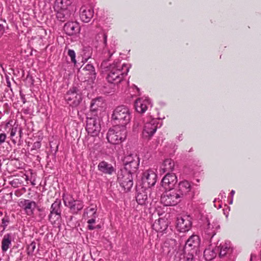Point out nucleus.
Instances as JSON below:
<instances>
[{
    "instance_id": "obj_1",
    "label": "nucleus",
    "mask_w": 261,
    "mask_h": 261,
    "mask_svg": "<svg viewBox=\"0 0 261 261\" xmlns=\"http://www.w3.org/2000/svg\"><path fill=\"white\" fill-rule=\"evenodd\" d=\"M130 66L120 62L113 63L110 66L107 80L109 83H120L129 71Z\"/></svg>"
},
{
    "instance_id": "obj_2",
    "label": "nucleus",
    "mask_w": 261,
    "mask_h": 261,
    "mask_svg": "<svg viewBox=\"0 0 261 261\" xmlns=\"http://www.w3.org/2000/svg\"><path fill=\"white\" fill-rule=\"evenodd\" d=\"M112 119L116 125L125 127L130 120L129 110L124 106L117 107L113 112Z\"/></svg>"
},
{
    "instance_id": "obj_3",
    "label": "nucleus",
    "mask_w": 261,
    "mask_h": 261,
    "mask_svg": "<svg viewBox=\"0 0 261 261\" xmlns=\"http://www.w3.org/2000/svg\"><path fill=\"white\" fill-rule=\"evenodd\" d=\"M126 136V127L116 125L109 130L107 139L110 143L117 144L124 140Z\"/></svg>"
},
{
    "instance_id": "obj_4",
    "label": "nucleus",
    "mask_w": 261,
    "mask_h": 261,
    "mask_svg": "<svg viewBox=\"0 0 261 261\" xmlns=\"http://www.w3.org/2000/svg\"><path fill=\"white\" fill-rule=\"evenodd\" d=\"M182 199L175 189H173L166 190L161 196V201L166 206H173L178 203Z\"/></svg>"
},
{
    "instance_id": "obj_5",
    "label": "nucleus",
    "mask_w": 261,
    "mask_h": 261,
    "mask_svg": "<svg viewBox=\"0 0 261 261\" xmlns=\"http://www.w3.org/2000/svg\"><path fill=\"white\" fill-rule=\"evenodd\" d=\"M158 120L150 117L146 118L142 131V136L145 139H150L156 132L158 127Z\"/></svg>"
},
{
    "instance_id": "obj_6",
    "label": "nucleus",
    "mask_w": 261,
    "mask_h": 261,
    "mask_svg": "<svg viewBox=\"0 0 261 261\" xmlns=\"http://www.w3.org/2000/svg\"><path fill=\"white\" fill-rule=\"evenodd\" d=\"M132 171L121 169L118 173V181L125 191H128L133 185Z\"/></svg>"
},
{
    "instance_id": "obj_7",
    "label": "nucleus",
    "mask_w": 261,
    "mask_h": 261,
    "mask_svg": "<svg viewBox=\"0 0 261 261\" xmlns=\"http://www.w3.org/2000/svg\"><path fill=\"white\" fill-rule=\"evenodd\" d=\"M82 99V94L76 87H72L66 93L65 100L67 102L73 107L77 106Z\"/></svg>"
},
{
    "instance_id": "obj_8",
    "label": "nucleus",
    "mask_w": 261,
    "mask_h": 261,
    "mask_svg": "<svg viewBox=\"0 0 261 261\" xmlns=\"http://www.w3.org/2000/svg\"><path fill=\"white\" fill-rule=\"evenodd\" d=\"M155 171V169H149L143 173L142 181L144 188L149 189L155 185L157 177Z\"/></svg>"
},
{
    "instance_id": "obj_9",
    "label": "nucleus",
    "mask_w": 261,
    "mask_h": 261,
    "mask_svg": "<svg viewBox=\"0 0 261 261\" xmlns=\"http://www.w3.org/2000/svg\"><path fill=\"white\" fill-rule=\"evenodd\" d=\"M86 130L88 133L92 136H97L100 130L99 119L96 117H88Z\"/></svg>"
},
{
    "instance_id": "obj_10",
    "label": "nucleus",
    "mask_w": 261,
    "mask_h": 261,
    "mask_svg": "<svg viewBox=\"0 0 261 261\" xmlns=\"http://www.w3.org/2000/svg\"><path fill=\"white\" fill-rule=\"evenodd\" d=\"M124 164V169L134 171L139 166V158L135 154H130L124 157L123 160Z\"/></svg>"
},
{
    "instance_id": "obj_11",
    "label": "nucleus",
    "mask_w": 261,
    "mask_h": 261,
    "mask_svg": "<svg viewBox=\"0 0 261 261\" xmlns=\"http://www.w3.org/2000/svg\"><path fill=\"white\" fill-rule=\"evenodd\" d=\"M64 203L65 206L70 208L74 213H76L81 210L83 207V202L80 200H75L69 196H63Z\"/></svg>"
},
{
    "instance_id": "obj_12",
    "label": "nucleus",
    "mask_w": 261,
    "mask_h": 261,
    "mask_svg": "<svg viewBox=\"0 0 261 261\" xmlns=\"http://www.w3.org/2000/svg\"><path fill=\"white\" fill-rule=\"evenodd\" d=\"M177 249V243L175 239H168L163 246V252L169 256H176L175 254Z\"/></svg>"
},
{
    "instance_id": "obj_13",
    "label": "nucleus",
    "mask_w": 261,
    "mask_h": 261,
    "mask_svg": "<svg viewBox=\"0 0 261 261\" xmlns=\"http://www.w3.org/2000/svg\"><path fill=\"white\" fill-rule=\"evenodd\" d=\"M200 244V240L199 236L197 235H192L186 243L185 250L193 251V252H197Z\"/></svg>"
},
{
    "instance_id": "obj_14",
    "label": "nucleus",
    "mask_w": 261,
    "mask_h": 261,
    "mask_svg": "<svg viewBox=\"0 0 261 261\" xmlns=\"http://www.w3.org/2000/svg\"><path fill=\"white\" fill-rule=\"evenodd\" d=\"M177 181L175 174L168 173L162 179V185L166 190L173 189Z\"/></svg>"
},
{
    "instance_id": "obj_15",
    "label": "nucleus",
    "mask_w": 261,
    "mask_h": 261,
    "mask_svg": "<svg viewBox=\"0 0 261 261\" xmlns=\"http://www.w3.org/2000/svg\"><path fill=\"white\" fill-rule=\"evenodd\" d=\"M175 189L180 197L183 198L184 197L189 194L191 191L192 186L188 181L183 180L180 181L177 187Z\"/></svg>"
},
{
    "instance_id": "obj_16",
    "label": "nucleus",
    "mask_w": 261,
    "mask_h": 261,
    "mask_svg": "<svg viewBox=\"0 0 261 261\" xmlns=\"http://www.w3.org/2000/svg\"><path fill=\"white\" fill-rule=\"evenodd\" d=\"M191 226V222L188 217H180L177 219L176 227L180 232L188 231Z\"/></svg>"
},
{
    "instance_id": "obj_17",
    "label": "nucleus",
    "mask_w": 261,
    "mask_h": 261,
    "mask_svg": "<svg viewBox=\"0 0 261 261\" xmlns=\"http://www.w3.org/2000/svg\"><path fill=\"white\" fill-rule=\"evenodd\" d=\"M151 103L148 98H139L135 101V108L139 113H144Z\"/></svg>"
},
{
    "instance_id": "obj_18",
    "label": "nucleus",
    "mask_w": 261,
    "mask_h": 261,
    "mask_svg": "<svg viewBox=\"0 0 261 261\" xmlns=\"http://www.w3.org/2000/svg\"><path fill=\"white\" fill-rule=\"evenodd\" d=\"M93 9L89 6H83L80 9V18L85 22H88L93 17Z\"/></svg>"
},
{
    "instance_id": "obj_19",
    "label": "nucleus",
    "mask_w": 261,
    "mask_h": 261,
    "mask_svg": "<svg viewBox=\"0 0 261 261\" xmlns=\"http://www.w3.org/2000/svg\"><path fill=\"white\" fill-rule=\"evenodd\" d=\"M19 205L24 210L27 215L31 216L34 214V211L36 207V203L33 201L24 199L20 201Z\"/></svg>"
},
{
    "instance_id": "obj_20",
    "label": "nucleus",
    "mask_w": 261,
    "mask_h": 261,
    "mask_svg": "<svg viewBox=\"0 0 261 261\" xmlns=\"http://www.w3.org/2000/svg\"><path fill=\"white\" fill-rule=\"evenodd\" d=\"M219 228V226L216 220L212 218L207 219L205 231L208 235L214 237L216 234V230Z\"/></svg>"
},
{
    "instance_id": "obj_21",
    "label": "nucleus",
    "mask_w": 261,
    "mask_h": 261,
    "mask_svg": "<svg viewBox=\"0 0 261 261\" xmlns=\"http://www.w3.org/2000/svg\"><path fill=\"white\" fill-rule=\"evenodd\" d=\"M64 30L68 35H73L80 32V26L76 22H68L64 27Z\"/></svg>"
},
{
    "instance_id": "obj_22",
    "label": "nucleus",
    "mask_w": 261,
    "mask_h": 261,
    "mask_svg": "<svg viewBox=\"0 0 261 261\" xmlns=\"http://www.w3.org/2000/svg\"><path fill=\"white\" fill-rule=\"evenodd\" d=\"M174 167V162L170 159H167L163 162L160 166V172L161 173L170 172L172 171Z\"/></svg>"
},
{
    "instance_id": "obj_23",
    "label": "nucleus",
    "mask_w": 261,
    "mask_h": 261,
    "mask_svg": "<svg viewBox=\"0 0 261 261\" xmlns=\"http://www.w3.org/2000/svg\"><path fill=\"white\" fill-rule=\"evenodd\" d=\"M148 192H150L149 189L145 188L138 192L136 196V201L139 204L144 205L147 202Z\"/></svg>"
},
{
    "instance_id": "obj_24",
    "label": "nucleus",
    "mask_w": 261,
    "mask_h": 261,
    "mask_svg": "<svg viewBox=\"0 0 261 261\" xmlns=\"http://www.w3.org/2000/svg\"><path fill=\"white\" fill-rule=\"evenodd\" d=\"M83 74L87 75L88 80L93 81L96 78V72L94 66L90 64H87L82 69Z\"/></svg>"
},
{
    "instance_id": "obj_25",
    "label": "nucleus",
    "mask_w": 261,
    "mask_h": 261,
    "mask_svg": "<svg viewBox=\"0 0 261 261\" xmlns=\"http://www.w3.org/2000/svg\"><path fill=\"white\" fill-rule=\"evenodd\" d=\"M167 222L166 220L160 218L154 221L152 224V228L156 231L162 232L166 229Z\"/></svg>"
},
{
    "instance_id": "obj_26",
    "label": "nucleus",
    "mask_w": 261,
    "mask_h": 261,
    "mask_svg": "<svg viewBox=\"0 0 261 261\" xmlns=\"http://www.w3.org/2000/svg\"><path fill=\"white\" fill-rule=\"evenodd\" d=\"M98 169L103 173L108 174H111L114 171V168L112 165L105 161H101L99 163Z\"/></svg>"
},
{
    "instance_id": "obj_27",
    "label": "nucleus",
    "mask_w": 261,
    "mask_h": 261,
    "mask_svg": "<svg viewBox=\"0 0 261 261\" xmlns=\"http://www.w3.org/2000/svg\"><path fill=\"white\" fill-rule=\"evenodd\" d=\"M104 102L101 98H97L92 100L91 103V110L92 111H96L99 108H102L104 106Z\"/></svg>"
},
{
    "instance_id": "obj_28",
    "label": "nucleus",
    "mask_w": 261,
    "mask_h": 261,
    "mask_svg": "<svg viewBox=\"0 0 261 261\" xmlns=\"http://www.w3.org/2000/svg\"><path fill=\"white\" fill-rule=\"evenodd\" d=\"M96 206H93L92 207H87L85 210V212L84 213V218H90L93 217H97L98 215L96 213Z\"/></svg>"
},
{
    "instance_id": "obj_29",
    "label": "nucleus",
    "mask_w": 261,
    "mask_h": 261,
    "mask_svg": "<svg viewBox=\"0 0 261 261\" xmlns=\"http://www.w3.org/2000/svg\"><path fill=\"white\" fill-rule=\"evenodd\" d=\"M231 251L230 243L225 242L224 244L221 245L219 256L220 257L224 256L227 253Z\"/></svg>"
},
{
    "instance_id": "obj_30",
    "label": "nucleus",
    "mask_w": 261,
    "mask_h": 261,
    "mask_svg": "<svg viewBox=\"0 0 261 261\" xmlns=\"http://www.w3.org/2000/svg\"><path fill=\"white\" fill-rule=\"evenodd\" d=\"M11 244V240L9 234L5 235L2 242V249L3 251H6Z\"/></svg>"
},
{
    "instance_id": "obj_31",
    "label": "nucleus",
    "mask_w": 261,
    "mask_h": 261,
    "mask_svg": "<svg viewBox=\"0 0 261 261\" xmlns=\"http://www.w3.org/2000/svg\"><path fill=\"white\" fill-rule=\"evenodd\" d=\"M61 202L60 200H56L51 205L50 213L52 214L61 213Z\"/></svg>"
},
{
    "instance_id": "obj_32",
    "label": "nucleus",
    "mask_w": 261,
    "mask_h": 261,
    "mask_svg": "<svg viewBox=\"0 0 261 261\" xmlns=\"http://www.w3.org/2000/svg\"><path fill=\"white\" fill-rule=\"evenodd\" d=\"M206 261H211L216 256V253L213 250L205 249L203 253Z\"/></svg>"
},
{
    "instance_id": "obj_33",
    "label": "nucleus",
    "mask_w": 261,
    "mask_h": 261,
    "mask_svg": "<svg viewBox=\"0 0 261 261\" xmlns=\"http://www.w3.org/2000/svg\"><path fill=\"white\" fill-rule=\"evenodd\" d=\"M61 218V214H52L50 213L49 215V220L52 224H55L58 221H59Z\"/></svg>"
},
{
    "instance_id": "obj_34",
    "label": "nucleus",
    "mask_w": 261,
    "mask_h": 261,
    "mask_svg": "<svg viewBox=\"0 0 261 261\" xmlns=\"http://www.w3.org/2000/svg\"><path fill=\"white\" fill-rule=\"evenodd\" d=\"M68 55L70 57L71 62L74 64L75 67H78L79 64L75 60V53L73 50L69 49L68 50Z\"/></svg>"
},
{
    "instance_id": "obj_35",
    "label": "nucleus",
    "mask_w": 261,
    "mask_h": 261,
    "mask_svg": "<svg viewBox=\"0 0 261 261\" xmlns=\"http://www.w3.org/2000/svg\"><path fill=\"white\" fill-rule=\"evenodd\" d=\"M185 257L187 261H191L193 259H196L194 253L196 254V252H193V251H188L185 250Z\"/></svg>"
},
{
    "instance_id": "obj_36",
    "label": "nucleus",
    "mask_w": 261,
    "mask_h": 261,
    "mask_svg": "<svg viewBox=\"0 0 261 261\" xmlns=\"http://www.w3.org/2000/svg\"><path fill=\"white\" fill-rule=\"evenodd\" d=\"M97 217H91L90 218H86L85 219H88L87 223H88V228L90 230H93L95 229L96 227L93 225V224L95 223V219Z\"/></svg>"
},
{
    "instance_id": "obj_37",
    "label": "nucleus",
    "mask_w": 261,
    "mask_h": 261,
    "mask_svg": "<svg viewBox=\"0 0 261 261\" xmlns=\"http://www.w3.org/2000/svg\"><path fill=\"white\" fill-rule=\"evenodd\" d=\"M65 12L66 11L65 10L62 9L61 10L58 11L57 13V18L61 21H65L66 18V15L65 14Z\"/></svg>"
},
{
    "instance_id": "obj_38",
    "label": "nucleus",
    "mask_w": 261,
    "mask_h": 261,
    "mask_svg": "<svg viewBox=\"0 0 261 261\" xmlns=\"http://www.w3.org/2000/svg\"><path fill=\"white\" fill-rule=\"evenodd\" d=\"M36 243L35 242H32L28 247V253H33L36 249Z\"/></svg>"
},
{
    "instance_id": "obj_39",
    "label": "nucleus",
    "mask_w": 261,
    "mask_h": 261,
    "mask_svg": "<svg viewBox=\"0 0 261 261\" xmlns=\"http://www.w3.org/2000/svg\"><path fill=\"white\" fill-rule=\"evenodd\" d=\"M2 226L3 227V230H5L9 223V219L8 217H5L2 219Z\"/></svg>"
},
{
    "instance_id": "obj_40",
    "label": "nucleus",
    "mask_w": 261,
    "mask_h": 261,
    "mask_svg": "<svg viewBox=\"0 0 261 261\" xmlns=\"http://www.w3.org/2000/svg\"><path fill=\"white\" fill-rule=\"evenodd\" d=\"M17 131H18L17 127H16V126L13 127L11 130L10 137L12 138L13 137L16 135Z\"/></svg>"
},
{
    "instance_id": "obj_41",
    "label": "nucleus",
    "mask_w": 261,
    "mask_h": 261,
    "mask_svg": "<svg viewBox=\"0 0 261 261\" xmlns=\"http://www.w3.org/2000/svg\"><path fill=\"white\" fill-rule=\"evenodd\" d=\"M6 135L5 133L0 134V144L3 143L6 140Z\"/></svg>"
},
{
    "instance_id": "obj_42",
    "label": "nucleus",
    "mask_w": 261,
    "mask_h": 261,
    "mask_svg": "<svg viewBox=\"0 0 261 261\" xmlns=\"http://www.w3.org/2000/svg\"><path fill=\"white\" fill-rule=\"evenodd\" d=\"M103 38V43L105 46L107 45V36L106 34H102Z\"/></svg>"
},
{
    "instance_id": "obj_43",
    "label": "nucleus",
    "mask_w": 261,
    "mask_h": 261,
    "mask_svg": "<svg viewBox=\"0 0 261 261\" xmlns=\"http://www.w3.org/2000/svg\"><path fill=\"white\" fill-rule=\"evenodd\" d=\"M7 86L10 88L11 90H12L11 88V83L8 79H7Z\"/></svg>"
},
{
    "instance_id": "obj_44",
    "label": "nucleus",
    "mask_w": 261,
    "mask_h": 261,
    "mask_svg": "<svg viewBox=\"0 0 261 261\" xmlns=\"http://www.w3.org/2000/svg\"><path fill=\"white\" fill-rule=\"evenodd\" d=\"M3 29H4L2 25H0V31H2V32L1 33L0 35L3 34Z\"/></svg>"
},
{
    "instance_id": "obj_45",
    "label": "nucleus",
    "mask_w": 261,
    "mask_h": 261,
    "mask_svg": "<svg viewBox=\"0 0 261 261\" xmlns=\"http://www.w3.org/2000/svg\"><path fill=\"white\" fill-rule=\"evenodd\" d=\"M235 193V191L234 190H231V192H230V194L231 195V196H233L234 195Z\"/></svg>"
},
{
    "instance_id": "obj_46",
    "label": "nucleus",
    "mask_w": 261,
    "mask_h": 261,
    "mask_svg": "<svg viewBox=\"0 0 261 261\" xmlns=\"http://www.w3.org/2000/svg\"><path fill=\"white\" fill-rule=\"evenodd\" d=\"M18 131L19 132L20 134V137H21V134L22 133V130L20 128H18Z\"/></svg>"
},
{
    "instance_id": "obj_47",
    "label": "nucleus",
    "mask_w": 261,
    "mask_h": 261,
    "mask_svg": "<svg viewBox=\"0 0 261 261\" xmlns=\"http://www.w3.org/2000/svg\"><path fill=\"white\" fill-rule=\"evenodd\" d=\"M68 1V0H62L61 2V3L62 4L63 2L66 3Z\"/></svg>"
},
{
    "instance_id": "obj_48",
    "label": "nucleus",
    "mask_w": 261,
    "mask_h": 261,
    "mask_svg": "<svg viewBox=\"0 0 261 261\" xmlns=\"http://www.w3.org/2000/svg\"><path fill=\"white\" fill-rule=\"evenodd\" d=\"M86 57V58H85V62H86V61H87V60H88V59L89 58V56H87V57Z\"/></svg>"
},
{
    "instance_id": "obj_49",
    "label": "nucleus",
    "mask_w": 261,
    "mask_h": 261,
    "mask_svg": "<svg viewBox=\"0 0 261 261\" xmlns=\"http://www.w3.org/2000/svg\"><path fill=\"white\" fill-rule=\"evenodd\" d=\"M2 216H3V213H2V212H0V218H2Z\"/></svg>"
},
{
    "instance_id": "obj_50",
    "label": "nucleus",
    "mask_w": 261,
    "mask_h": 261,
    "mask_svg": "<svg viewBox=\"0 0 261 261\" xmlns=\"http://www.w3.org/2000/svg\"><path fill=\"white\" fill-rule=\"evenodd\" d=\"M232 199H231L230 202V204H232Z\"/></svg>"
},
{
    "instance_id": "obj_51",
    "label": "nucleus",
    "mask_w": 261,
    "mask_h": 261,
    "mask_svg": "<svg viewBox=\"0 0 261 261\" xmlns=\"http://www.w3.org/2000/svg\"><path fill=\"white\" fill-rule=\"evenodd\" d=\"M252 259H253V256H251V258H250V261H251Z\"/></svg>"
}]
</instances>
